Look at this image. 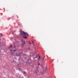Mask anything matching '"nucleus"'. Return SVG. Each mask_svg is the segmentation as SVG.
Returning <instances> with one entry per match:
<instances>
[{
	"mask_svg": "<svg viewBox=\"0 0 78 78\" xmlns=\"http://www.w3.org/2000/svg\"><path fill=\"white\" fill-rule=\"evenodd\" d=\"M23 73H24V74L26 73V72H25V71H23Z\"/></svg>",
	"mask_w": 78,
	"mask_h": 78,
	"instance_id": "nucleus-8",
	"label": "nucleus"
},
{
	"mask_svg": "<svg viewBox=\"0 0 78 78\" xmlns=\"http://www.w3.org/2000/svg\"><path fill=\"white\" fill-rule=\"evenodd\" d=\"M35 58H36V57H35Z\"/></svg>",
	"mask_w": 78,
	"mask_h": 78,
	"instance_id": "nucleus-16",
	"label": "nucleus"
},
{
	"mask_svg": "<svg viewBox=\"0 0 78 78\" xmlns=\"http://www.w3.org/2000/svg\"><path fill=\"white\" fill-rule=\"evenodd\" d=\"M10 51L11 53H13V52L16 51V50H13V49H10Z\"/></svg>",
	"mask_w": 78,
	"mask_h": 78,
	"instance_id": "nucleus-4",
	"label": "nucleus"
},
{
	"mask_svg": "<svg viewBox=\"0 0 78 78\" xmlns=\"http://www.w3.org/2000/svg\"><path fill=\"white\" fill-rule=\"evenodd\" d=\"M12 45H11L9 47V49H10L11 48H12Z\"/></svg>",
	"mask_w": 78,
	"mask_h": 78,
	"instance_id": "nucleus-6",
	"label": "nucleus"
},
{
	"mask_svg": "<svg viewBox=\"0 0 78 78\" xmlns=\"http://www.w3.org/2000/svg\"><path fill=\"white\" fill-rule=\"evenodd\" d=\"M32 43H33V41H32Z\"/></svg>",
	"mask_w": 78,
	"mask_h": 78,
	"instance_id": "nucleus-12",
	"label": "nucleus"
},
{
	"mask_svg": "<svg viewBox=\"0 0 78 78\" xmlns=\"http://www.w3.org/2000/svg\"><path fill=\"white\" fill-rule=\"evenodd\" d=\"M0 35H1V36H0V37H1V36H2L3 34H0Z\"/></svg>",
	"mask_w": 78,
	"mask_h": 78,
	"instance_id": "nucleus-7",
	"label": "nucleus"
},
{
	"mask_svg": "<svg viewBox=\"0 0 78 78\" xmlns=\"http://www.w3.org/2000/svg\"><path fill=\"white\" fill-rule=\"evenodd\" d=\"M38 65H40V64H38Z\"/></svg>",
	"mask_w": 78,
	"mask_h": 78,
	"instance_id": "nucleus-14",
	"label": "nucleus"
},
{
	"mask_svg": "<svg viewBox=\"0 0 78 78\" xmlns=\"http://www.w3.org/2000/svg\"><path fill=\"white\" fill-rule=\"evenodd\" d=\"M46 60H47V59L46 58H45V56H44L43 57V58L42 59V61L43 62H45Z\"/></svg>",
	"mask_w": 78,
	"mask_h": 78,
	"instance_id": "nucleus-2",
	"label": "nucleus"
},
{
	"mask_svg": "<svg viewBox=\"0 0 78 78\" xmlns=\"http://www.w3.org/2000/svg\"><path fill=\"white\" fill-rule=\"evenodd\" d=\"M4 78H5V77H4Z\"/></svg>",
	"mask_w": 78,
	"mask_h": 78,
	"instance_id": "nucleus-18",
	"label": "nucleus"
},
{
	"mask_svg": "<svg viewBox=\"0 0 78 78\" xmlns=\"http://www.w3.org/2000/svg\"><path fill=\"white\" fill-rule=\"evenodd\" d=\"M41 58V57L40 56H39V59H40Z\"/></svg>",
	"mask_w": 78,
	"mask_h": 78,
	"instance_id": "nucleus-10",
	"label": "nucleus"
},
{
	"mask_svg": "<svg viewBox=\"0 0 78 78\" xmlns=\"http://www.w3.org/2000/svg\"><path fill=\"white\" fill-rule=\"evenodd\" d=\"M29 44H31V43L30 42H29Z\"/></svg>",
	"mask_w": 78,
	"mask_h": 78,
	"instance_id": "nucleus-9",
	"label": "nucleus"
},
{
	"mask_svg": "<svg viewBox=\"0 0 78 78\" xmlns=\"http://www.w3.org/2000/svg\"><path fill=\"white\" fill-rule=\"evenodd\" d=\"M39 72V71H38V70H37H37L35 71L36 73H37Z\"/></svg>",
	"mask_w": 78,
	"mask_h": 78,
	"instance_id": "nucleus-5",
	"label": "nucleus"
},
{
	"mask_svg": "<svg viewBox=\"0 0 78 78\" xmlns=\"http://www.w3.org/2000/svg\"><path fill=\"white\" fill-rule=\"evenodd\" d=\"M14 45H15V44L14 43Z\"/></svg>",
	"mask_w": 78,
	"mask_h": 78,
	"instance_id": "nucleus-15",
	"label": "nucleus"
},
{
	"mask_svg": "<svg viewBox=\"0 0 78 78\" xmlns=\"http://www.w3.org/2000/svg\"><path fill=\"white\" fill-rule=\"evenodd\" d=\"M28 61H29V60H28Z\"/></svg>",
	"mask_w": 78,
	"mask_h": 78,
	"instance_id": "nucleus-17",
	"label": "nucleus"
},
{
	"mask_svg": "<svg viewBox=\"0 0 78 78\" xmlns=\"http://www.w3.org/2000/svg\"><path fill=\"white\" fill-rule=\"evenodd\" d=\"M25 41H23L22 42V46L23 47L25 45Z\"/></svg>",
	"mask_w": 78,
	"mask_h": 78,
	"instance_id": "nucleus-3",
	"label": "nucleus"
},
{
	"mask_svg": "<svg viewBox=\"0 0 78 78\" xmlns=\"http://www.w3.org/2000/svg\"><path fill=\"white\" fill-rule=\"evenodd\" d=\"M14 48H16V46H14Z\"/></svg>",
	"mask_w": 78,
	"mask_h": 78,
	"instance_id": "nucleus-11",
	"label": "nucleus"
},
{
	"mask_svg": "<svg viewBox=\"0 0 78 78\" xmlns=\"http://www.w3.org/2000/svg\"><path fill=\"white\" fill-rule=\"evenodd\" d=\"M21 34H22L23 36V37L24 38V39H27V36H28V34L25 32L23 31H20Z\"/></svg>",
	"mask_w": 78,
	"mask_h": 78,
	"instance_id": "nucleus-1",
	"label": "nucleus"
},
{
	"mask_svg": "<svg viewBox=\"0 0 78 78\" xmlns=\"http://www.w3.org/2000/svg\"><path fill=\"white\" fill-rule=\"evenodd\" d=\"M20 59V58H19V60Z\"/></svg>",
	"mask_w": 78,
	"mask_h": 78,
	"instance_id": "nucleus-13",
	"label": "nucleus"
}]
</instances>
